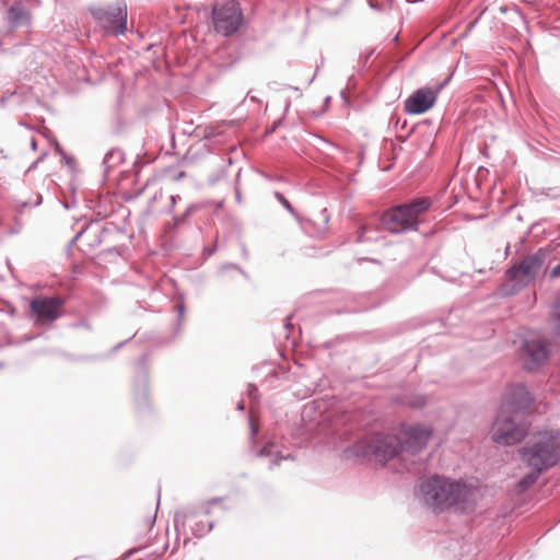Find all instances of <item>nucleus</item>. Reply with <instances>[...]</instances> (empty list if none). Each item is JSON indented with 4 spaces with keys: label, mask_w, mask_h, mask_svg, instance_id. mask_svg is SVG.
I'll list each match as a JSON object with an SVG mask.
<instances>
[{
    "label": "nucleus",
    "mask_w": 560,
    "mask_h": 560,
    "mask_svg": "<svg viewBox=\"0 0 560 560\" xmlns=\"http://www.w3.org/2000/svg\"><path fill=\"white\" fill-rule=\"evenodd\" d=\"M499 410L530 419L536 411L535 397L524 384L510 385Z\"/></svg>",
    "instance_id": "obj_10"
},
{
    "label": "nucleus",
    "mask_w": 560,
    "mask_h": 560,
    "mask_svg": "<svg viewBox=\"0 0 560 560\" xmlns=\"http://www.w3.org/2000/svg\"><path fill=\"white\" fill-rule=\"evenodd\" d=\"M42 202H43V196H42L40 194H37V196H36V200H35V202H34V206H35V207H38V206H40V205H42Z\"/></svg>",
    "instance_id": "obj_42"
},
{
    "label": "nucleus",
    "mask_w": 560,
    "mask_h": 560,
    "mask_svg": "<svg viewBox=\"0 0 560 560\" xmlns=\"http://www.w3.org/2000/svg\"><path fill=\"white\" fill-rule=\"evenodd\" d=\"M246 396L250 404V413L253 412L254 406L259 402V390L256 385L249 383L246 389Z\"/></svg>",
    "instance_id": "obj_23"
},
{
    "label": "nucleus",
    "mask_w": 560,
    "mask_h": 560,
    "mask_svg": "<svg viewBox=\"0 0 560 560\" xmlns=\"http://www.w3.org/2000/svg\"><path fill=\"white\" fill-rule=\"evenodd\" d=\"M424 504L433 513L470 514L477 506L476 488L459 480L434 475L420 483Z\"/></svg>",
    "instance_id": "obj_2"
},
{
    "label": "nucleus",
    "mask_w": 560,
    "mask_h": 560,
    "mask_svg": "<svg viewBox=\"0 0 560 560\" xmlns=\"http://www.w3.org/2000/svg\"><path fill=\"white\" fill-rule=\"evenodd\" d=\"M128 340H124L120 342H117L115 346H113L112 350L117 351L120 350L122 347L127 345Z\"/></svg>",
    "instance_id": "obj_40"
},
{
    "label": "nucleus",
    "mask_w": 560,
    "mask_h": 560,
    "mask_svg": "<svg viewBox=\"0 0 560 560\" xmlns=\"http://www.w3.org/2000/svg\"><path fill=\"white\" fill-rule=\"evenodd\" d=\"M294 329V326L290 323V317H287L283 323V330H284V337L287 339V342L279 348L278 350H295L296 342L294 340H290L289 335Z\"/></svg>",
    "instance_id": "obj_21"
},
{
    "label": "nucleus",
    "mask_w": 560,
    "mask_h": 560,
    "mask_svg": "<svg viewBox=\"0 0 560 560\" xmlns=\"http://www.w3.org/2000/svg\"><path fill=\"white\" fill-rule=\"evenodd\" d=\"M541 195L549 199L558 200L560 199V186L544 188Z\"/></svg>",
    "instance_id": "obj_29"
},
{
    "label": "nucleus",
    "mask_w": 560,
    "mask_h": 560,
    "mask_svg": "<svg viewBox=\"0 0 560 560\" xmlns=\"http://www.w3.org/2000/svg\"><path fill=\"white\" fill-rule=\"evenodd\" d=\"M175 308H176V311L178 313V317L182 318L184 316V314H185V303H184V301L182 300V301L177 302L176 305H175Z\"/></svg>",
    "instance_id": "obj_36"
},
{
    "label": "nucleus",
    "mask_w": 560,
    "mask_h": 560,
    "mask_svg": "<svg viewBox=\"0 0 560 560\" xmlns=\"http://www.w3.org/2000/svg\"><path fill=\"white\" fill-rule=\"evenodd\" d=\"M407 404L412 408H422L425 405V397L422 395H418Z\"/></svg>",
    "instance_id": "obj_32"
},
{
    "label": "nucleus",
    "mask_w": 560,
    "mask_h": 560,
    "mask_svg": "<svg viewBox=\"0 0 560 560\" xmlns=\"http://www.w3.org/2000/svg\"><path fill=\"white\" fill-rule=\"evenodd\" d=\"M65 354H66V359H67L68 361H88V360H91V359H92V358H90V357H79V358H77V357H73V355H72L71 353H69V352H66Z\"/></svg>",
    "instance_id": "obj_37"
},
{
    "label": "nucleus",
    "mask_w": 560,
    "mask_h": 560,
    "mask_svg": "<svg viewBox=\"0 0 560 560\" xmlns=\"http://www.w3.org/2000/svg\"><path fill=\"white\" fill-rule=\"evenodd\" d=\"M450 80H451V75H448L447 78L444 79L443 82L438 84L436 89L433 90V92H436V96L448 84Z\"/></svg>",
    "instance_id": "obj_38"
},
{
    "label": "nucleus",
    "mask_w": 560,
    "mask_h": 560,
    "mask_svg": "<svg viewBox=\"0 0 560 560\" xmlns=\"http://www.w3.org/2000/svg\"><path fill=\"white\" fill-rule=\"evenodd\" d=\"M518 455L521 462L537 472H546L560 462V441L552 435H542L523 445Z\"/></svg>",
    "instance_id": "obj_4"
},
{
    "label": "nucleus",
    "mask_w": 560,
    "mask_h": 560,
    "mask_svg": "<svg viewBox=\"0 0 560 560\" xmlns=\"http://www.w3.org/2000/svg\"><path fill=\"white\" fill-rule=\"evenodd\" d=\"M201 208V203H190L182 214L173 217V220L165 225L166 233L168 235H172L180 224H184L186 222L187 218L192 212L198 211Z\"/></svg>",
    "instance_id": "obj_16"
},
{
    "label": "nucleus",
    "mask_w": 560,
    "mask_h": 560,
    "mask_svg": "<svg viewBox=\"0 0 560 560\" xmlns=\"http://www.w3.org/2000/svg\"><path fill=\"white\" fill-rule=\"evenodd\" d=\"M86 231V229H82L81 231H79L74 237L69 242L68 244V249L72 248L74 246V244L79 241V238L83 235V233Z\"/></svg>",
    "instance_id": "obj_35"
},
{
    "label": "nucleus",
    "mask_w": 560,
    "mask_h": 560,
    "mask_svg": "<svg viewBox=\"0 0 560 560\" xmlns=\"http://www.w3.org/2000/svg\"><path fill=\"white\" fill-rule=\"evenodd\" d=\"M31 148H32L33 151L37 150V141H36L35 138L31 139Z\"/></svg>",
    "instance_id": "obj_44"
},
{
    "label": "nucleus",
    "mask_w": 560,
    "mask_h": 560,
    "mask_svg": "<svg viewBox=\"0 0 560 560\" xmlns=\"http://www.w3.org/2000/svg\"><path fill=\"white\" fill-rule=\"evenodd\" d=\"M2 366V363H0V368Z\"/></svg>",
    "instance_id": "obj_59"
},
{
    "label": "nucleus",
    "mask_w": 560,
    "mask_h": 560,
    "mask_svg": "<svg viewBox=\"0 0 560 560\" xmlns=\"http://www.w3.org/2000/svg\"><path fill=\"white\" fill-rule=\"evenodd\" d=\"M282 459H294V456L291 453L283 455L280 451H277L276 457L270 460L269 469L272 470L276 466H279Z\"/></svg>",
    "instance_id": "obj_28"
},
{
    "label": "nucleus",
    "mask_w": 560,
    "mask_h": 560,
    "mask_svg": "<svg viewBox=\"0 0 560 560\" xmlns=\"http://www.w3.org/2000/svg\"><path fill=\"white\" fill-rule=\"evenodd\" d=\"M314 79H315V75H313V77L310 79L308 84H311V83L314 81Z\"/></svg>",
    "instance_id": "obj_52"
},
{
    "label": "nucleus",
    "mask_w": 560,
    "mask_h": 560,
    "mask_svg": "<svg viewBox=\"0 0 560 560\" xmlns=\"http://www.w3.org/2000/svg\"><path fill=\"white\" fill-rule=\"evenodd\" d=\"M89 12L100 28L107 35L120 36L128 30V8L125 0L105 5H92Z\"/></svg>",
    "instance_id": "obj_6"
},
{
    "label": "nucleus",
    "mask_w": 560,
    "mask_h": 560,
    "mask_svg": "<svg viewBox=\"0 0 560 560\" xmlns=\"http://www.w3.org/2000/svg\"><path fill=\"white\" fill-rule=\"evenodd\" d=\"M517 350H549V343L545 340H539L536 348H532L526 339H522V346Z\"/></svg>",
    "instance_id": "obj_26"
},
{
    "label": "nucleus",
    "mask_w": 560,
    "mask_h": 560,
    "mask_svg": "<svg viewBox=\"0 0 560 560\" xmlns=\"http://www.w3.org/2000/svg\"><path fill=\"white\" fill-rule=\"evenodd\" d=\"M280 125V121L275 122V127L277 128Z\"/></svg>",
    "instance_id": "obj_56"
},
{
    "label": "nucleus",
    "mask_w": 560,
    "mask_h": 560,
    "mask_svg": "<svg viewBox=\"0 0 560 560\" xmlns=\"http://www.w3.org/2000/svg\"><path fill=\"white\" fill-rule=\"evenodd\" d=\"M58 153L60 154L61 159L65 161L67 166L71 171H75L77 167V160L74 156L67 154L60 147L57 149Z\"/></svg>",
    "instance_id": "obj_27"
},
{
    "label": "nucleus",
    "mask_w": 560,
    "mask_h": 560,
    "mask_svg": "<svg viewBox=\"0 0 560 560\" xmlns=\"http://www.w3.org/2000/svg\"><path fill=\"white\" fill-rule=\"evenodd\" d=\"M277 353H278V355H279L280 358H282V359H287V354H288V353L293 354L294 352H282V351H279V352H277Z\"/></svg>",
    "instance_id": "obj_46"
},
{
    "label": "nucleus",
    "mask_w": 560,
    "mask_h": 560,
    "mask_svg": "<svg viewBox=\"0 0 560 560\" xmlns=\"http://www.w3.org/2000/svg\"><path fill=\"white\" fill-rule=\"evenodd\" d=\"M275 130H276V127H275V126H272V127H271V130H270L269 132H273Z\"/></svg>",
    "instance_id": "obj_57"
},
{
    "label": "nucleus",
    "mask_w": 560,
    "mask_h": 560,
    "mask_svg": "<svg viewBox=\"0 0 560 560\" xmlns=\"http://www.w3.org/2000/svg\"><path fill=\"white\" fill-rule=\"evenodd\" d=\"M541 472H537L535 469H529L516 483L515 490L517 493H524L530 489L541 476Z\"/></svg>",
    "instance_id": "obj_19"
},
{
    "label": "nucleus",
    "mask_w": 560,
    "mask_h": 560,
    "mask_svg": "<svg viewBox=\"0 0 560 560\" xmlns=\"http://www.w3.org/2000/svg\"><path fill=\"white\" fill-rule=\"evenodd\" d=\"M546 258V252L544 248H539L534 254L527 255L510 266L505 271V277L513 282V289L504 291V295L515 294L526 288L539 275Z\"/></svg>",
    "instance_id": "obj_7"
},
{
    "label": "nucleus",
    "mask_w": 560,
    "mask_h": 560,
    "mask_svg": "<svg viewBox=\"0 0 560 560\" xmlns=\"http://www.w3.org/2000/svg\"><path fill=\"white\" fill-rule=\"evenodd\" d=\"M226 270H236L238 271L243 277H245L246 279L249 278L248 273L242 268L240 267L238 265L236 264H233V262H225L223 264L221 267H220V272H223V271H226Z\"/></svg>",
    "instance_id": "obj_30"
},
{
    "label": "nucleus",
    "mask_w": 560,
    "mask_h": 560,
    "mask_svg": "<svg viewBox=\"0 0 560 560\" xmlns=\"http://www.w3.org/2000/svg\"><path fill=\"white\" fill-rule=\"evenodd\" d=\"M211 16L214 30L224 36H231L236 33L243 23V12L240 3L236 1L214 7Z\"/></svg>",
    "instance_id": "obj_11"
},
{
    "label": "nucleus",
    "mask_w": 560,
    "mask_h": 560,
    "mask_svg": "<svg viewBox=\"0 0 560 560\" xmlns=\"http://www.w3.org/2000/svg\"><path fill=\"white\" fill-rule=\"evenodd\" d=\"M148 354L141 355L136 366V377L133 384V399L138 413L145 415L151 410L149 399V382H148Z\"/></svg>",
    "instance_id": "obj_12"
},
{
    "label": "nucleus",
    "mask_w": 560,
    "mask_h": 560,
    "mask_svg": "<svg viewBox=\"0 0 560 560\" xmlns=\"http://www.w3.org/2000/svg\"><path fill=\"white\" fill-rule=\"evenodd\" d=\"M549 277L550 279L560 278V262L550 270Z\"/></svg>",
    "instance_id": "obj_39"
},
{
    "label": "nucleus",
    "mask_w": 560,
    "mask_h": 560,
    "mask_svg": "<svg viewBox=\"0 0 560 560\" xmlns=\"http://www.w3.org/2000/svg\"><path fill=\"white\" fill-rule=\"evenodd\" d=\"M528 355L524 359V368L528 371L539 369L548 361L550 352H526Z\"/></svg>",
    "instance_id": "obj_18"
},
{
    "label": "nucleus",
    "mask_w": 560,
    "mask_h": 560,
    "mask_svg": "<svg viewBox=\"0 0 560 560\" xmlns=\"http://www.w3.org/2000/svg\"><path fill=\"white\" fill-rule=\"evenodd\" d=\"M436 98V92H433V89L420 88L405 101V112L411 115L424 114L434 106Z\"/></svg>",
    "instance_id": "obj_13"
},
{
    "label": "nucleus",
    "mask_w": 560,
    "mask_h": 560,
    "mask_svg": "<svg viewBox=\"0 0 560 560\" xmlns=\"http://www.w3.org/2000/svg\"><path fill=\"white\" fill-rule=\"evenodd\" d=\"M14 313H15V308H12V310L10 311V314H11V315H13Z\"/></svg>",
    "instance_id": "obj_55"
},
{
    "label": "nucleus",
    "mask_w": 560,
    "mask_h": 560,
    "mask_svg": "<svg viewBox=\"0 0 560 560\" xmlns=\"http://www.w3.org/2000/svg\"><path fill=\"white\" fill-rule=\"evenodd\" d=\"M4 20L11 31L30 27L32 25V13L22 0H14L7 9Z\"/></svg>",
    "instance_id": "obj_14"
},
{
    "label": "nucleus",
    "mask_w": 560,
    "mask_h": 560,
    "mask_svg": "<svg viewBox=\"0 0 560 560\" xmlns=\"http://www.w3.org/2000/svg\"><path fill=\"white\" fill-rule=\"evenodd\" d=\"M404 440L395 434L376 433L364 436L346 450L347 458L357 457L385 465L401 453L419 454L425 448L432 430L421 424L406 427Z\"/></svg>",
    "instance_id": "obj_1"
},
{
    "label": "nucleus",
    "mask_w": 560,
    "mask_h": 560,
    "mask_svg": "<svg viewBox=\"0 0 560 560\" xmlns=\"http://www.w3.org/2000/svg\"><path fill=\"white\" fill-rule=\"evenodd\" d=\"M160 505V498L158 499V502H156V509L159 508Z\"/></svg>",
    "instance_id": "obj_58"
},
{
    "label": "nucleus",
    "mask_w": 560,
    "mask_h": 560,
    "mask_svg": "<svg viewBox=\"0 0 560 560\" xmlns=\"http://www.w3.org/2000/svg\"><path fill=\"white\" fill-rule=\"evenodd\" d=\"M431 205L432 200L429 197L409 200L384 211L377 218V223L390 234L417 231L422 223L420 217L430 209Z\"/></svg>",
    "instance_id": "obj_3"
},
{
    "label": "nucleus",
    "mask_w": 560,
    "mask_h": 560,
    "mask_svg": "<svg viewBox=\"0 0 560 560\" xmlns=\"http://www.w3.org/2000/svg\"><path fill=\"white\" fill-rule=\"evenodd\" d=\"M125 160V153L119 148H113L110 149L103 159V165H104V173L107 175L109 171L120 163H122Z\"/></svg>",
    "instance_id": "obj_17"
},
{
    "label": "nucleus",
    "mask_w": 560,
    "mask_h": 560,
    "mask_svg": "<svg viewBox=\"0 0 560 560\" xmlns=\"http://www.w3.org/2000/svg\"><path fill=\"white\" fill-rule=\"evenodd\" d=\"M235 199L238 203L241 202V194H240L238 189H235Z\"/></svg>",
    "instance_id": "obj_47"
},
{
    "label": "nucleus",
    "mask_w": 560,
    "mask_h": 560,
    "mask_svg": "<svg viewBox=\"0 0 560 560\" xmlns=\"http://www.w3.org/2000/svg\"><path fill=\"white\" fill-rule=\"evenodd\" d=\"M430 325H431V326L441 327L443 324H442V322H440V320H434V322H432Z\"/></svg>",
    "instance_id": "obj_48"
},
{
    "label": "nucleus",
    "mask_w": 560,
    "mask_h": 560,
    "mask_svg": "<svg viewBox=\"0 0 560 560\" xmlns=\"http://www.w3.org/2000/svg\"><path fill=\"white\" fill-rule=\"evenodd\" d=\"M46 155V153H44L40 158H38L31 166H30V170L34 168L35 166H37V163L39 161H42L44 159V156Z\"/></svg>",
    "instance_id": "obj_45"
},
{
    "label": "nucleus",
    "mask_w": 560,
    "mask_h": 560,
    "mask_svg": "<svg viewBox=\"0 0 560 560\" xmlns=\"http://www.w3.org/2000/svg\"><path fill=\"white\" fill-rule=\"evenodd\" d=\"M27 206H28V202H27V201H24V202L21 205V207H22V208H25V207H27Z\"/></svg>",
    "instance_id": "obj_50"
},
{
    "label": "nucleus",
    "mask_w": 560,
    "mask_h": 560,
    "mask_svg": "<svg viewBox=\"0 0 560 560\" xmlns=\"http://www.w3.org/2000/svg\"><path fill=\"white\" fill-rule=\"evenodd\" d=\"M65 303L61 295H38L30 301L25 316L35 325H50L61 316Z\"/></svg>",
    "instance_id": "obj_8"
},
{
    "label": "nucleus",
    "mask_w": 560,
    "mask_h": 560,
    "mask_svg": "<svg viewBox=\"0 0 560 560\" xmlns=\"http://www.w3.org/2000/svg\"><path fill=\"white\" fill-rule=\"evenodd\" d=\"M107 232H108V229L104 226V228L102 229V233H107Z\"/></svg>",
    "instance_id": "obj_51"
},
{
    "label": "nucleus",
    "mask_w": 560,
    "mask_h": 560,
    "mask_svg": "<svg viewBox=\"0 0 560 560\" xmlns=\"http://www.w3.org/2000/svg\"><path fill=\"white\" fill-rule=\"evenodd\" d=\"M370 5L371 8L375 9L376 8V4H372V2L370 1Z\"/></svg>",
    "instance_id": "obj_54"
},
{
    "label": "nucleus",
    "mask_w": 560,
    "mask_h": 560,
    "mask_svg": "<svg viewBox=\"0 0 560 560\" xmlns=\"http://www.w3.org/2000/svg\"><path fill=\"white\" fill-rule=\"evenodd\" d=\"M63 207H65L66 209H70V206H69L67 202H65V203H63Z\"/></svg>",
    "instance_id": "obj_53"
},
{
    "label": "nucleus",
    "mask_w": 560,
    "mask_h": 560,
    "mask_svg": "<svg viewBox=\"0 0 560 560\" xmlns=\"http://www.w3.org/2000/svg\"><path fill=\"white\" fill-rule=\"evenodd\" d=\"M220 501L221 498H213L207 502L176 511L174 514L175 527L178 528L179 526H185L189 523L192 535L198 538L203 537L212 530L214 523L212 521L206 523L203 520L198 518L201 516H208L210 514V506Z\"/></svg>",
    "instance_id": "obj_9"
},
{
    "label": "nucleus",
    "mask_w": 560,
    "mask_h": 560,
    "mask_svg": "<svg viewBox=\"0 0 560 560\" xmlns=\"http://www.w3.org/2000/svg\"><path fill=\"white\" fill-rule=\"evenodd\" d=\"M275 198L278 200V202L283 206L294 218H298V212L291 205V202L284 197L283 194L279 191H275Z\"/></svg>",
    "instance_id": "obj_25"
},
{
    "label": "nucleus",
    "mask_w": 560,
    "mask_h": 560,
    "mask_svg": "<svg viewBox=\"0 0 560 560\" xmlns=\"http://www.w3.org/2000/svg\"><path fill=\"white\" fill-rule=\"evenodd\" d=\"M215 252H217V241L212 245L203 247L202 254L206 258H208V257L212 256Z\"/></svg>",
    "instance_id": "obj_34"
},
{
    "label": "nucleus",
    "mask_w": 560,
    "mask_h": 560,
    "mask_svg": "<svg viewBox=\"0 0 560 560\" xmlns=\"http://www.w3.org/2000/svg\"><path fill=\"white\" fill-rule=\"evenodd\" d=\"M237 410L244 411L245 410V402L243 399H241L236 405Z\"/></svg>",
    "instance_id": "obj_43"
},
{
    "label": "nucleus",
    "mask_w": 560,
    "mask_h": 560,
    "mask_svg": "<svg viewBox=\"0 0 560 560\" xmlns=\"http://www.w3.org/2000/svg\"><path fill=\"white\" fill-rule=\"evenodd\" d=\"M178 198V196H171V205H170V208H168V212H172L174 210V207L176 205V199Z\"/></svg>",
    "instance_id": "obj_41"
},
{
    "label": "nucleus",
    "mask_w": 560,
    "mask_h": 560,
    "mask_svg": "<svg viewBox=\"0 0 560 560\" xmlns=\"http://www.w3.org/2000/svg\"><path fill=\"white\" fill-rule=\"evenodd\" d=\"M276 444L273 442H268L262 447L258 448L255 452L257 457H270V460L276 457L277 451L275 450Z\"/></svg>",
    "instance_id": "obj_22"
},
{
    "label": "nucleus",
    "mask_w": 560,
    "mask_h": 560,
    "mask_svg": "<svg viewBox=\"0 0 560 560\" xmlns=\"http://www.w3.org/2000/svg\"><path fill=\"white\" fill-rule=\"evenodd\" d=\"M313 220L314 222H322V224L326 226L330 220V215L327 209L324 208L316 214V218H314Z\"/></svg>",
    "instance_id": "obj_31"
},
{
    "label": "nucleus",
    "mask_w": 560,
    "mask_h": 560,
    "mask_svg": "<svg viewBox=\"0 0 560 560\" xmlns=\"http://www.w3.org/2000/svg\"><path fill=\"white\" fill-rule=\"evenodd\" d=\"M154 522H155V516L149 520L150 526H152L154 524Z\"/></svg>",
    "instance_id": "obj_49"
},
{
    "label": "nucleus",
    "mask_w": 560,
    "mask_h": 560,
    "mask_svg": "<svg viewBox=\"0 0 560 560\" xmlns=\"http://www.w3.org/2000/svg\"><path fill=\"white\" fill-rule=\"evenodd\" d=\"M351 340H352V337L349 335L337 336L335 339L327 341L325 343V347L332 348V347L350 346Z\"/></svg>",
    "instance_id": "obj_24"
},
{
    "label": "nucleus",
    "mask_w": 560,
    "mask_h": 560,
    "mask_svg": "<svg viewBox=\"0 0 560 560\" xmlns=\"http://www.w3.org/2000/svg\"><path fill=\"white\" fill-rule=\"evenodd\" d=\"M532 419L498 410L491 428V439L503 446L516 445L528 435Z\"/></svg>",
    "instance_id": "obj_5"
},
{
    "label": "nucleus",
    "mask_w": 560,
    "mask_h": 560,
    "mask_svg": "<svg viewBox=\"0 0 560 560\" xmlns=\"http://www.w3.org/2000/svg\"><path fill=\"white\" fill-rule=\"evenodd\" d=\"M250 441L253 446L256 444V435L258 434L259 427L254 423L252 416L249 417Z\"/></svg>",
    "instance_id": "obj_33"
},
{
    "label": "nucleus",
    "mask_w": 560,
    "mask_h": 560,
    "mask_svg": "<svg viewBox=\"0 0 560 560\" xmlns=\"http://www.w3.org/2000/svg\"><path fill=\"white\" fill-rule=\"evenodd\" d=\"M549 316L552 334L560 338V294L555 299Z\"/></svg>",
    "instance_id": "obj_20"
},
{
    "label": "nucleus",
    "mask_w": 560,
    "mask_h": 560,
    "mask_svg": "<svg viewBox=\"0 0 560 560\" xmlns=\"http://www.w3.org/2000/svg\"><path fill=\"white\" fill-rule=\"evenodd\" d=\"M381 231H384L377 218L365 223H361L357 230L354 242L358 244L362 243H374L381 238Z\"/></svg>",
    "instance_id": "obj_15"
}]
</instances>
